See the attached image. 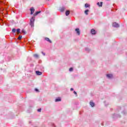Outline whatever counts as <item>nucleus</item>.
I'll return each mask as SVG.
<instances>
[{
  "label": "nucleus",
  "instance_id": "obj_22",
  "mask_svg": "<svg viewBox=\"0 0 127 127\" xmlns=\"http://www.w3.org/2000/svg\"><path fill=\"white\" fill-rule=\"evenodd\" d=\"M69 71H70V72H72V71H73V68L72 67H70L69 69Z\"/></svg>",
  "mask_w": 127,
  "mask_h": 127
},
{
  "label": "nucleus",
  "instance_id": "obj_24",
  "mask_svg": "<svg viewBox=\"0 0 127 127\" xmlns=\"http://www.w3.org/2000/svg\"><path fill=\"white\" fill-rule=\"evenodd\" d=\"M37 111L39 112H41V109H38Z\"/></svg>",
  "mask_w": 127,
  "mask_h": 127
},
{
  "label": "nucleus",
  "instance_id": "obj_16",
  "mask_svg": "<svg viewBox=\"0 0 127 127\" xmlns=\"http://www.w3.org/2000/svg\"><path fill=\"white\" fill-rule=\"evenodd\" d=\"M61 11H64L65 10V7H63L60 9Z\"/></svg>",
  "mask_w": 127,
  "mask_h": 127
},
{
  "label": "nucleus",
  "instance_id": "obj_10",
  "mask_svg": "<svg viewBox=\"0 0 127 127\" xmlns=\"http://www.w3.org/2000/svg\"><path fill=\"white\" fill-rule=\"evenodd\" d=\"M69 14H70V11L66 10L65 12V15H66V16H68V15H69Z\"/></svg>",
  "mask_w": 127,
  "mask_h": 127
},
{
  "label": "nucleus",
  "instance_id": "obj_7",
  "mask_svg": "<svg viewBox=\"0 0 127 127\" xmlns=\"http://www.w3.org/2000/svg\"><path fill=\"white\" fill-rule=\"evenodd\" d=\"M45 40H46V41H48V42H50V43H52V42L51 41V40H50V39L48 38H45Z\"/></svg>",
  "mask_w": 127,
  "mask_h": 127
},
{
  "label": "nucleus",
  "instance_id": "obj_25",
  "mask_svg": "<svg viewBox=\"0 0 127 127\" xmlns=\"http://www.w3.org/2000/svg\"><path fill=\"white\" fill-rule=\"evenodd\" d=\"M42 53L44 55V56H45V53H43V52H42Z\"/></svg>",
  "mask_w": 127,
  "mask_h": 127
},
{
  "label": "nucleus",
  "instance_id": "obj_20",
  "mask_svg": "<svg viewBox=\"0 0 127 127\" xmlns=\"http://www.w3.org/2000/svg\"><path fill=\"white\" fill-rule=\"evenodd\" d=\"M17 33L19 34L20 32V29H17L16 30Z\"/></svg>",
  "mask_w": 127,
  "mask_h": 127
},
{
  "label": "nucleus",
  "instance_id": "obj_1",
  "mask_svg": "<svg viewBox=\"0 0 127 127\" xmlns=\"http://www.w3.org/2000/svg\"><path fill=\"white\" fill-rule=\"evenodd\" d=\"M34 21H35V17L33 16L30 20V25L31 26V27H34Z\"/></svg>",
  "mask_w": 127,
  "mask_h": 127
},
{
  "label": "nucleus",
  "instance_id": "obj_6",
  "mask_svg": "<svg viewBox=\"0 0 127 127\" xmlns=\"http://www.w3.org/2000/svg\"><path fill=\"white\" fill-rule=\"evenodd\" d=\"M107 77L109 79H112V78H113V74H107Z\"/></svg>",
  "mask_w": 127,
  "mask_h": 127
},
{
  "label": "nucleus",
  "instance_id": "obj_18",
  "mask_svg": "<svg viewBox=\"0 0 127 127\" xmlns=\"http://www.w3.org/2000/svg\"><path fill=\"white\" fill-rule=\"evenodd\" d=\"M34 57H35V58H38L39 56L37 54H34Z\"/></svg>",
  "mask_w": 127,
  "mask_h": 127
},
{
  "label": "nucleus",
  "instance_id": "obj_19",
  "mask_svg": "<svg viewBox=\"0 0 127 127\" xmlns=\"http://www.w3.org/2000/svg\"><path fill=\"white\" fill-rule=\"evenodd\" d=\"M89 6H90V5H89V4H88V3H85V7H89Z\"/></svg>",
  "mask_w": 127,
  "mask_h": 127
},
{
  "label": "nucleus",
  "instance_id": "obj_13",
  "mask_svg": "<svg viewBox=\"0 0 127 127\" xmlns=\"http://www.w3.org/2000/svg\"><path fill=\"white\" fill-rule=\"evenodd\" d=\"M88 11H89V10H88V9L84 11L85 14H86V15H88V14H89V13H88Z\"/></svg>",
  "mask_w": 127,
  "mask_h": 127
},
{
  "label": "nucleus",
  "instance_id": "obj_21",
  "mask_svg": "<svg viewBox=\"0 0 127 127\" xmlns=\"http://www.w3.org/2000/svg\"><path fill=\"white\" fill-rule=\"evenodd\" d=\"M12 32H16V30L15 29L13 28L12 29Z\"/></svg>",
  "mask_w": 127,
  "mask_h": 127
},
{
  "label": "nucleus",
  "instance_id": "obj_4",
  "mask_svg": "<svg viewBox=\"0 0 127 127\" xmlns=\"http://www.w3.org/2000/svg\"><path fill=\"white\" fill-rule=\"evenodd\" d=\"M91 33L93 34V35L96 34V30H95V29H91Z\"/></svg>",
  "mask_w": 127,
  "mask_h": 127
},
{
  "label": "nucleus",
  "instance_id": "obj_23",
  "mask_svg": "<svg viewBox=\"0 0 127 127\" xmlns=\"http://www.w3.org/2000/svg\"><path fill=\"white\" fill-rule=\"evenodd\" d=\"M35 90L36 91V92H39V90H38L37 88H36Z\"/></svg>",
  "mask_w": 127,
  "mask_h": 127
},
{
  "label": "nucleus",
  "instance_id": "obj_3",
  "mask_svg": "<svg viewBox=\"0 0 127 127\" xmlns=\"http://www.w3.org/2000/svg\"><path fill=\"white\" fill-rule=\"evenodd\" d=\"M112 25L114 27H119L120 26V25H119V24L117 23V22L113 23Z\"/></svg>",
  "mask_w": 127,
  "mask_h": 127
},
{
  "label": "nucleus",
  "instance_id": "obj_9",
  "mask_svg": "<svg viewBox=\"0 0 127 127\" xmlns=\"http://www.w3.org/2000/svg\"><path fill=\"white\" fill-rule=\"evenodd\" d=\"M90 106H91V107H94L95 106V103H94L92 101H90Z\"/></svg>",
  "mask_w": 127,
  "mask_h": 127
},
{
  "label": "nucleus",
  "instance_id": "obj_27",
  "mask_svg": "<svg viewBox=\"0 0 127 127\" xmlns=\"http://www.w3.org/2000/svg\"><path fill=\"white\" fill-rule=\"evenodd\" d=\"M85 50H86V51H88L89 50V49L86 48V49H85Z\"/></svg>",
  "mask_w": 127,
  "mask_h": 127
},
{
  "label": "nucleus",
  "instance_id": "obj_11",
  "mask_svg": "<svg viewBox=\"0 0 127 127\" xmlns=\"http://www.w3.org/2000/svg\"><path fill=\"white\" fill-rule=\"evenodd\" d=\"M97 5H99V6H102L103 5V2H97Z\"/></svg>",
  "mask_w": 127,
  "mask_h": 127
},
{
  "label": "nucleus",
  "instance_id": "obj_5",
  "mask_svg": "<svg viewBox=\"0 0 127 127\" xmlns=\"http://www.w3.org/2000/svg\"><path fill=\"white\" fill-rule=\"evenodd\" d=\"M31 10V14H33V13H34V11H35V9H34V8H31L30 9Z\"/></svg>",
  "mask_w": 127,
  "mask_h": 127
},
{
  "label": "nucleus",
  "instance_id": "obj_15",
  "mask_svg": "<svg viewBox=\"0 0 127 127\" xmlns=\"http://www.w3.org/2000/svg\"><path fill=\"white\" fill-rule=\"evenodd\" d=\"M22 38V36L20 35L19 36V37H18L17 39H18V40H21V39Z\"/></svg>",
  "mask_w": 127,
  "mask_h": 127
},
{
  "label": "nucleus",
  "instance_id": "obj_14",
  "mask_svg": "<svg viewBox=\"0 0 127 127\" xmlns=\"http://www.w3.org/2000/svg\"><path fill=\"white\" fill-rule=\"evenodd\" d=\"M41 12V11H37L36 13H34V15H37L38 14H39V13H40Z\"/></svg>",
  "mask_w": 127,
  "mask_h": 127
},
{
  "label": "nucleus",
  "instance_id": "obj_28",
  "mask_svg": "<svg viewBox=\"0 0 127 127\" xmlns=\"http://www.w3.org/2000/svg\"><path fill=\"white\" fill-rule=\"evenodd\" d=\"M70 91H74V89L71 88V89H70Z\"/></svg>",
  "mask_w": 127,
  "mask_h": 127
},
{
  "label": "nucleus",
  "instance_id": "obj_8",
  "mask_svg": "<svg viewBox=\"0 0 127 127\" xmlns=\"http://www.w3.org/2000/svg\"><path fill=\"white\" fill-rule=\"evenodd\" d=\"M36 73L37 75H42V72H41L39 71H36Z\"/></svg>",
  "mask_w": 127,
  "mask_h": 127
},
{
  "label": "nucleus",
  "instance_id": "obj_12",
  "mask_svg": "<svg viewBox=\"0 0 127 127\" xmlns=\"http://www.w3.org/2000/svg\"><path fill=\"white\" fill-rule=\"evenodd\" d=\"M60 101H61V98L59 97L56 99L55 102H60Z\"/></svg>",
  "mask_w": 127,
  "mask_h": 127
},
{
  "label": "nucleus",
  "instance_id": "obj_2",
  "mask_svg": "<svg viewBox=\"0 0 127 127\" xmlns=\"http://www.w3.org/2000/svg\"><path fill=\"white\" fill-rule=\"evenodd\" d=\"M75 31L76 33H77L78 35H80V34H81V32L80 31V29L79 28L75 29Z\"/></svg>",
  "mask_w": 127,
  "mask_h": 127
},
{
  "label": "nucleus",
  "instance_id": "obj_26",
  "mask_svg": "<svg viewBox=\"0 0 127 127\" xmlns=\"http://www.w3.org/2000/svg\"><path fill=\"white\" fill-rule=\"evenodd\" d=\"M73 93L75 95H77V92L76 91H74Z\"/></svg>",
  "mask_w": 127,
  "mask_h": 127
},
{
  "label": "nucleus",
  "instance_id": "obj_17",
  "mask_svg": "<svg viewBox=\"0 0 127 127\" xmlns=\"http://www.w3.org/2000/svg\"><path fill=\"white\" fill-rule=\"evenodd\" d=\"M21 33H23L24 34H25L26 33V32H25V31L23 29L22 30Z\"/></svg>",
  "mask_w": 127,
  "mask_h": 127
}]
</instances>
